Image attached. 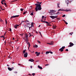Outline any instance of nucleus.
I'll return each mask as SVG.
<instances>
[{"label":"nucleus","mask_w":76,"mask_h":76,"mask_svg":"<svg viewBox=\"0 0 76 76\" xmlns=\"http://www.w3.org/2000/svg\"><path fill=\"white\" fill-rule=\"evenodd\" d=\"M8 69L10 71H12V68H11L9 67H8Z\"/></svg>","instance_id":"17"},{"label":"nucleus","mask_w":76,"mask_h":76,"mask_svg":"<svg viewBox=\"0 0 76 76\" xmlns=\"http://www.w3.org/2000/svg\"><path fill=\"white\" fill-rule=\"evenodd\" d=\"M1 3L2 4H4V3H3V2L2 1H1Z\"/></svg>","instance_id":"49"},{"label":"nucleus","mask_w":76,"mask_h":76,"mask_svg":"<svg viewBox=\"0 0 76 76\" xmlns=\"http://www.w3.org/2000/svg\"><path fill=\"white\" fill-rule=\"evenodd\" d=\"M29 61H31V62H34L35 61L33 59L30 58V59L28 60Z\"/></svg>","instance_id":"8"},{"label":"nucleus","mask_w":76,"mask_h":76,"mask_svg":"<svg viewBox=\"0 0 76 76\" xmlns=\"http://www.w3.org/2000/svg\"><path fill=\"white\" fill-rule=\"evenodd\" d=\"M58 19L59 20H60V18H57V20H58Z\"/></svg>","instance_id":"57"},{"label":"nucleus","mask_w":76,"mask_h":76,"mask_svg":"<svg viewBox=\"0 0 76 76\" xmlns=\"http://www.w3.org/2000/svg\"><path fill=\"white\" fill-rule=\"evenodd\" d=\"M30 67H31V69H32V66H30Z\"/></svg>","instance_id":"63"},{"label":"nucleus","mask_w":76,"mask_h":76,"mask_svg":"<svg viewBox=\"0 0 76 76\" xmlns=\"http://www.w3.org/2000/svg\"><path fill=\"white\" fill-rule=\"evenodd\" d=\"M47 44L49 45H53V44H51V43H47Z\"/></svg>","instance_id":"34"},{"label":"nucleus","mask_w":76,"mask_h":76,"mask_svg":"<svg viewBox=\"0 0 76 76\" xmlns=\"http://www.w3.org/2000/svg\"><path fill=\"white\" fill-rule=\"evenodd\" d=\"M49 53H50V54H53V52H49Z\"/></svg>","instance_id":"55"},{"label":"nucleus","mask_w":76,"mask_h":76,"mask_svg":"<svg viewBox=\"0 0 76 76\" xmlns=\"http://www.w3.org/2000/svg\"><path fill=\"white\" fill-rule=\"evenodd\" d=\"M59 51H61V52H63V51L64 50H63L61 48L60 49H59Z\"/></svg>","instance_id":"18"},{"label":"nucleus","mask_w":76,"mask_h":76,"mask_svg":"<svg viewBox=\"0 0 76 76\" xmlns=\"http://www.w3.org/2000/svg\"><path fill=\"white\" fill-rule=\"evenodd\" d=\"M10 29L9 30V31H10V32H11L12 31V29H11V28H9Z\"/></svg>","instance_id":"32"},{"label":"nucleus","mask_w":76,"mask_h":76,"mask_svg":"<svg viewBox=\"0 0 76 76\" xmlns=\"http://www.w3.org/2000/svg\"><path fill=\"white\" fill-rule=\"evenodd\" d=\"M4 4L6 6V7H7V5H6V2H4Z\"/></svg>","instance_id":"40"},{"label":"nucleus","mask_w":76,"mask_h":76,"mask_svg":"<svg viewBox=\"0 0 76 76\" xmlns=\"http://www.w3.org/2000/svg\"><path fill=\"white\" fill-rule=\"evenodd\" d=\"M31 26L32 27H34V23H33V22L31 23Z\"/></svg>","instance_id":"25"},{"label":"nucleus","mask_w":76,"mask_h":76,"mask_svg":"<svg viewBox=\"0 0 76 76\" xmlns=\"http://www.w3.org/2000/svg\"><path fill=\"white\" fill-rule=\"evenodd\" d=\"M65 51H69V50L67 49H66V50H65Z\"/></svg>","instance_id":"48"},{"label":"nucleus","mask_w":76,"mask_h":76,"mask_svg":"<svg viewBox=\"0 0 76 76\" xmlns=\"http://www.w3.org/2000/svg\"><path fill=\"white\" fill-rule=\"evenodd\" d=\"M56 12V11L54 10H50V12H48V13H54Z\"/></svg>","instance_id":"6"},{"label":"nucleus","mask_w":76,"mask_h":76,"mask_svg":"<svg viewBox=\"0 0 76 76\" xmlns=\"http://www.w3.org/2000/svg\"><path fill=\"white\" fill-rule=\"evenodd\" d=\"M18 26H19V25H14V27H15V28H16V29L17 28H18Z\"/></svg>","instance_id":"10"},{"label":"nucleus","mask_w":76,"mask_h":76,"mask_svg":"<svg viewBox=\"0 0 76 76\" xmlns=\"http://www.w3.org/2000/svg\"><path fill=\"white\" fill-rule=\"evenodd\" d=\"M19 15L13 16L11 17L10 19H12V18H18V17H19Z\"/></svg>","instance_id":"4"},{"label":"nucleus","mask_w":76,"mask_h":76,"mask_svg":"<svg viewBox=\"0 0 76 76\" xmlns=\"http://www.w3.org/2000/svg\"><path fill=\"white\" fill-rule=\"evenodd\" d=\"M8 43H9V44H12V42H9Z\"/></svg>","instance_id":"56"},{"label":"nucleus","mask_w":76,"mask_h":76,"mask_svg":"<svg viewBox=\"0 0 76 76\" xmlns=\"http://www.w3.org/2000/svg\"><path fill=\"white\" fill-rule=\"evenodd\" d=\"M50 43L51 44H53V45H54V42L53 41H52L50 42Z\"/></svg>","instance_id":"30"},{"label":"nucleus","mask_w":76,"mask_h":76,"mask_svg":"<svg viewBox=\"0 0 76 76\" xmlns=\"http://www.w3.org/2000/svg\"><path fill=\"white\" fill-rule=\"evenodd\" d=\"M25 22H29V21L28 20H26V21H25Z\"/></svg>","instance_id":"42"},{"label":"nucleus","mask_w":76,"mask_h":76,"mask_svg":"<svg viewBox=\"0 0 76 76\" xmlns=\"http://www.w3.org/2000/svg\"><path fill=\"white\" fill-rule=\"evenodd\" d=\"M61 48L63 50H64V48H65V46H63Z\"/></svg>","instance_id":"28"},{"label":"nucleus","mask_w":76,"mask_h":76,"mask_svg":"<svg viewBox=\"0 0 76 76\" xmlns=\"http://www.w3.org/2000/svg\"><path fill=\"white\" fill-rule=\"evenodd\" d=\"M56 27H57V26H53V28L54 29H56Z\"/></svg>","instance_id":"29"},{"label":"nucleus","mask_w":76,"mask_h":76,"mask_svg":"<svg viewBox=\"0 0 76 76\" xmlns=\"http://www.w3.org/2000/svg\"><path fill=\"white\" fill-rule=\"evenodd\" d=\"M28 35L27 34H26V38L27 39H28Z\"/></svg>","instance_id":"20"},{"label":"nucleus","mask_w":76,"mask_h":76,"mask_svg":"<svg viewBox=\"0 0 76 76\" xmlns=\"http://www.w3.org/2000/svg\"><path fill=\"white\" fill-rule=\"evenodd\" d=\"M28 49H29V47H31V44H30V43L29 42L28 43Z\"/></svg>","instance_id":"11"},{"label":"nucleus","mask_w":76,"mask_h":76,"mask_svg":"<svg viewBox=\"0 0 76 76\" xmlns=\"http://www.w3.org/2000/svg\"><path fill=\"white\" fill-rule=\"evenodd\" d=\"M28 53L27 52H26L24 53V57H28Z\"/></svg>","instance_id":"5"},{"label":"nucleus","mask_w":76,"mask_h":76,"mask_svg":"<svg viewBox=\"0 0 76 76\" xmlns=\"http://www.w3.org/2000/svg\"><path fill=\"white\" fill-rule=\"evenodd\" d=\"M40 54V52H39L37 54H36L37 56H39Z\"/></svg>","instance_id":"21"},{"label":"nucleus","mask_w":76,"mask_h":76,"mask_svg":"<svg viewBox=\"0 0 76 76\" xmlns=\"http://www.w3.org/2000/svg\"><path fill=\"white\" fill-rule=\"evenodd\" d=\"M65 11L66 12H71V10H65Z\"/></svg>","instance_id":"15"},{"label":"nucleus","mask_w":76,"mask_h":76,"mask_svg":"<svg viewBox=\"0 0 76 76\" xmlns=\"http://www.w3.org/2000/svg\"><path fill=\"white\" fill-rule=\"evenodd\" d=\"M64 20V22L65 23V24H66V25H67V24H68V23H67V22H66V21H65V20Z\"/></svg>","instance_id":"19"},{"label":"nucleus","mask_w":76,"mask_h":76,"mask_svg":"<svg viewBox=\"0 0 76 76\" xmlns=\"http://www.w3.org/2000/svg\"><path fill=\"white\" fill-rule=\"evenodd\" d=\"M39 34H40V35H41V32H39Z\"/></svg>","instance_id":"51"},{"label":"nucleus","mask_w":76,"mask_h":76,"mask_svg":"<svg viewBox=\"0 0 76 76\" xmlns=\"http://www.w3.org/2000/svg\"><path fill=\"white\" fill-rule=\"evenodd\" d=\"M49 53H50V52H49V51H47L46 52V54H49Z\"/></svg>","instance_id":"26"},{"label":"nucleus","mask_w":76,"mask_h":76,"mask_svg":"<svg viewBox=\"0 0 76 76\" xmlns=\"http://www.w3.org/2000/svg\"><path fill=\"white\" fill-rule=\"evenodd\" d=\"M29 35H30L29 36V37H31V36H32V35L31 34V33H29Z\"/></svg>","instance_id":"54"},{"label":"nucleus","mask_w":76,"mask_h":76,"mask_svg":"<svg viewBox=\"0 0 76 76\" xmlns=\"http://www.w3.org/2000/svg\"><path fill=\"white\" fill-rule=\"evenodd\" d=\"M30 15H31V16H33L34 15V13L32 12V13L30 14Z\"/></svg>","instance_id":"27"},{"label":"nucleus","mask_w":76,"mask_h":76,"mask_svg":"<svg viewBox=\"0 0 76 76\" xmlns=\"http://www.w3.org/2000/svg\"><path fill=\"white\" fill-rule=\"evenodd\" d=\"M24 9H20V10L21 11H23V10H24Z\"/></svg>","instance_id":"38"},{"label":"nucleus","mask_w":76,"mask_h":76,"mask_svg":"<svg viewBox=\"0 0 76 76\" xmlns=\"http://www.w3.org/2000/svg\"><path fill=\"white\" fill-rule=\"evenodd\" d=\"M50 18H52L53 19H54L55 18H58V16H50Z\"/></svg>","instance_id":"2"},{"label":"nucleus","mask_w":76,"mask_h":76,"mask_svg":"<svg viewBox=\"0 0 76 76\" xmlns=\"http://www.w3.org/2000/svg\"><path fill=\"white\" fill-rule=\"evenodd\" d=\"M24 22V20H23V21H21V23L20 24H22V23H23V22Z\"/></svg>","instance_id":"52"},{"label":"nucleus","mask_w":76,"mask_h":76,"mask_svg":"<svg viewBox=\"0 0 76 76\" xmlns=\"http://www.w3.org/2000/svg\"><path fill=\"white\" fill-rule=\"evenodd\" d=\"M65 16H66V15H63L62 16L63 18H64V17H65Z\"/></svg>","instance_id":"44"},{"label":"nucleus","mask_w":76,"mask_h":76,"mask_svg":"<svg viewBox=\"0 0 76 76\" xmlns=\"http://www.w3.org/2000/svg\"><path fill=\"white\" fill-rule=\"evenodd\" d=\"M69 45H70L68 46V47H72V46H73V45H74V44H73V43L72 42H70L69 43Z\"/></svg>","instance_id":"3"},{"label":"nucleus","mask_w":76,"mask_h":76,"mask_svg":"<svg viewBox=\"0 0 76 76\" xmlns=\"http://www.w3.org/2000/svg\"><path fill=\"white\" fill-rule=\"evenodd\" d=\"M0 21L1 22H3V20L1 19H0Z\"/></svg>","instance_id":"39"},{"label":"nucleus","mask_w":76,"mask_h":76,"mask_svg":"<svg viewBox=\"0 0 76 76\" xmlns=\"http://www.w3.org/2000/svg\"><path fill=\"white\" fill-rule=\"evenodd\" d=\"M38 67L39 68V69H42V68L41 66H40L39 65H38Z\"/></svg>","instance_id":"13"},{"label":"nucleus","mask_w":76,"mask_h":76,"mask_svg":"<svg viewBox=\"0 0 76 76\" xmlns=\"http://www.w3.org/2000/svg\"><path fill=\"white\" fill-rule=\"evenodd\" d=\"M58 13H60V12H57V13H56V14H56V15H57V14H58Z\"/></svg>","instance_id":"41"},{"label":"nucleus","mask_w":76,"mask_h":76,"mask_svg":"<svg viewBox=\"0 0 76 76\" xmlns=\"http://www.w3.org/2000/svg\"><path fill=\"white\" fill-rule=\"evenodd\" d=\"M48 65H49V64H45V66H48Z\"/></svg>","instance_id":"60"},{"label":"nucleus","mask_w":76,"mask_h":76,"mask_svg":"<svg viewBox=\"0 0 76 76\" xmlns=\"http://www.w3.org/2000/svg\"><path fill=\"white\" fill-rule=\"evenodd\" d=\"M2 1L3 2H6V1L4 0H2Z\"/></svg>","instance_id":"45"},{"label":"nucleus","mask_w":76,"mask_h":76,"mask_svg":"<svg viewBox=\"0 0 76 76\" xmlns=\"http://www.w3.org/2000/svg\"><path fill=\"white\" fill-rule=\"evenodd\" d=\"M6 32H5L4 36H5V35H6Z\"/></svg>","instance_id":"59"},{"label":"nucleus","mask_w":76,"mask_h":76,"mask_svg":"<svg viewBox=\"0 0 76 76\" xmlns=\"http://www.w3.org/2000/svg\"><path fill=\"white\" fill-rule=\"evenodd\" d=\"M48 24L47 25L48 26H51V24Z\"/></svg>","instance_id":"53"},{"label":"nucleus","mask_w":76,"mask_h":76,"mask_svg":"<svg viewBox=\"0 0 76 76\" xmlns=\"http://www.w3.org/2000/svg\"><path fill=\"white\" fill-rule=\"evenodd\" d=\"M5 23H6V24L7 25V20H5Z\"/></svg>","instance_id":"31"},{"label":"nucleus","mask_w":76,"mask_h":76,"mask_svg":"<svg viewBox=\"0 0 76 76\" xmlns=\"http://www.w3.org/2000/svg\"><path fill=\"white\" fill-rule=\"evenodd\" d=\"M26 43L28 42V39H26Z\"/></svg>","instance_id":"23"},{"label":"nucleus","mask_w":76,"mask_h":76,"mask_svg":"<svg viewBox=\"0 0 76 76\" xmlns=\"http://www.w3.org/2000/svg\"><path fill=\"white\" fill-rule=\"evenodd\" d=\"M18 65H19V66H20L21 65V64H18Z\"/></svg>","instance_id":"61"},{"label":"nucleus","mask_w":76,"mask_h":76,"mask_svg":"<svg viewBox=\"0 0 76 76\" xmlns=\"http://www.w3.org/2000/svg\"><path fill=\"white\" fill-rule=\"evenodd\" d=\"M50 15H52L53 14H52V13H49Z\"/></svg>","instance_id":"58"},{"label":"nucleus","mask_w":76,"mask_h":76,"mask_svg":"<svg viewBox=\"0 0 76 76\" xmlns=\"http://www.w3.org/2000/svg\"><path fill=\"white\" fill-rule=\"evenodd\" d=\"M6 40H5V41H4V43H5L4 45H6Z\"/></svg>","instance_id":"46"},{"label":"nucleus","mask_w":76,"mask_h":76,"mask_svg":"<svg viewBox=\"0 0 76 76\" xmlns=\"http://www.w3.org/2000/svg\"><path fill=\"white\" fill-rule=\"evenodd\" d=\"M63 10H61V9H60L58 10V11H62Z\"/></svg>","instance_id":"37"},{"label":"nucleus","mask_w":76,"mask_h":76,"mask_svg":"<svg viewBox=\"0 0 76 76\" xmlns=\"http://www.w3.org/2000/svg\"><path fill=\"white\" fill-rule=\"evenodd\" d=\"M0 37V38H4V39L5 38H4V35L1 36Z\"/></svg>","instance_id":"24"},{"label":"nucleus","mask_w":76,"mask_h":76,"mask_svg":"<svg viewBox=\"0 0 76 76\" xmlns=\"http://www.w3.org/2000/svg\"><path fill=\"white\" fill-rule=\"evenodd\" d=\"M28 75H30V76H32V75H31V74H28Z\"/></svg>","instance_id":"64"},{"label":"nucleus","mask_w":76,"mask_h":76,"mask_svg":"<svg viewBox=\"0 0 76 76\" xmlns=\"http://www.w3.org/2000/svg\"><path fill=\"white\" fill-rule=\"evenodd\" d=\"M66 4L67 5H68L69 3H70V1H69V0H66Z\"/></svg>","instance_id":"9"},{"label":"nucleus","mask_w":76,"mask_h":76,"mask_svg":"<svg viewBox=\"0 0 76 76\" xmlns=\"http://www.w3.org/2000/svg\"><path fill=\"white\" fill-rule=\"evenodd\" d=\"M45 18L44 16H42V20H41V22H42V23H44V22H45L44 21H43V19H44V18Z\"/></svg>","instance_id":"7"},{"label":"nucleus","mask_w":76,"mask_h":76,"mask_svg":"<svg viewBox=\"0 0 76 76\" xmlns=\"http://www.w3.org/2000/svg\"><path fill=\"white\" fill-rule=\"evenodd\" d=\"M37 42H38V43H39V44H41V42L40 41L37 40Z\"/></svg>","instance_id":"33"},{"label":"nucleus","mask_w":76,"mask_h":76,"mask_svg":"<svg viewBox=\"0 0 76 76\" xmlns=\"http://www.w3.org/2000/svg\"><path fill=\"white\" fill-rule=\"evenodd\" d=\"M38 53V52H35V54H37Z\"/></svg>","instance_id":"62"},{"label":"nucleus","mask_w":76,"mask_h":76,"mask_svg":"<svg viewBox=\"0 0 76 76\" xmlns=\"http://www.w3.org/2000/svg\"><path fill=\"white\" fill-rule=\"evenodd\" d=\"M26 12H24L23 13V15H25L26 14Z\"/></svg>","instance_id":"43"},{"label":"nucleus","mask_w":76,"mask_h":76,"mask_svg":"<svg viewBox=\"0 0 76 76\" xmlns=\"http://www.w3.org/2000/svg\"><path fill=\"white\" fill-rule=\"evenodd\" d=\"M44 23H47V24H49V23H48L47 21H44Z\"/></svg>","instance_id":"14"},{"label":"nucleus","mask_w":76,"mask_h":76,"mask_svg":"<svg viewBox=\"0 0 76 76\" xmlns=\"http://www.w3.org/2000/svg\"><path fill=\"white\" fill-rule=\"evenodd\" d=\"M73 34V32H72V33H69V35H72V34Z\"/></svg>","instance_id":"36"},{"label":"nucleus","mask_w":76,"mask_h":76,"mask_svg":"<svg viewBox=\"0 0 76 76\" xmlns=\"http://www.w3.org/2000/svg\"><path fill=\"white\" fill-rule=\"evenodd\" d=\"M59 5H60V3H57V4L58 7V8H60V7L59 6Z\"/></svg>","instance_id":"12"},{"label":"nucleus","mask_w":76,"mask_h":76,"mask_svg":"<svg viewBox=\"0 0 76 76\" xmlns=\"http://www.w3.org/2000/svg\"><path fill=\"white\" fill-rule=\"evenodd\" d=\"M0 9H1V10H2V7L0 6Z\"/></svg>","instance_id":"50"},{"label":"nucleus","mask_w":76,"mask_h":76,"mask_svg":"<svg viewBox=\"0 0 76 76\" xmlns=\"http://www.w3.org/2000/svg\"><path fill=\"white\" fill-rule=\"evenodd\" d=\"M37 3L35 4V5H36V7L35 8L36 11V12L38 11V9L39 10H41L42 9L41 7V4L42 2H37Z\"/></svg>","instance_id":"1"},{"label":"nucleus","mask_w":76,"mask_h":76,"mask_svg":"<svg viewBox=\"0 0 76 76\" xmlns=\"http://www.w3.org/2000/svg\"><path fill=\"white\" fill-rule=\"evenodd\" d=\"M26 50H23V54H24V53H25V52H26Z\"/></svg>","instance_id":"22"},{"label":"nucleus","mask_w":76,"mask_h":76,"mask_svg":"<svg viewBox=\"0 0 76 76\" xmlns=\"http://www.w3.org/2000/svg\"><path fill=\"white\" fill-rule=\"evenodd\" d=\"M32 76H35V73H33L32 74Z\"/></svg>","instance_id":"35"},{"label":"nucleus","mask_w":76,"mask_h":76,"mask_svg":"<svg viewBox=\"0 0 76 76\" xmlns=\"http://www.w3.org/2000/svg\"><path fill=\"white\" fill-rule=\"evenodd\" d=\"M46 18V17H45V18L43 20H45H45H46V18Z\"/></svg>","instance_id":"47"},{"label":"nucleus","mask_w":76,"mask_h":76,"mask_svg":"<svg viewBox=\"0 0 76 76\" xmlns=\"http://www.w3.org/2000/svg\"><path fill=\"white\" fill-rule=\"evenodd\" d=\"M33 47L34 48H35H35H37V47H38V45H35L33 46Z\"/></svg>","instance_id":"16"}]
</instances>
